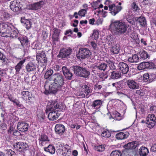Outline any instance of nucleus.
Here are the masks:
<instances>
[{
    "instance_id": "f257e3e1",
    "label": "nucleus",
    "mask_w": 156,
    "mask_h": 156,
    "mask_svg": "<svg viewBox=\"0 0 156 156\" xmlns=\"http://www.w3.org/2000/svg\"><path fill=\"white\" fill-rule=\"evenodd\" d=\"M65 106L61 102L56 101H49L47 106L45 112L48 113L49 111L48 117L50 120L53 121L57 119L60 115L58 111H62L65 109Z\"/></svg>"
},
{
    "instance_id": "f03ea898",
    "label": "nucleus",
    "mask_w": 156,
    "mask_h": 156,
    "mask_svg": "<svg viewBox=\"0 0 156 156\" xmlns=\"http://www.w3.org/2000/svg\"><path fill=\"white\" fill-rule=\"evenodd\" d=\"M112 25L114 26L115 31L119 34H127L131 31V26L121 20H117L113 22L109 25V27Z\"/></svg>"
},
{
    "instance_id": "7ed1b4c3",
    "label": "nucleus",
    "mask_w": 156,
    "mask_h": 156,
    "mask_svg": "<svg viewBox=\"0 0 156 156\" xmlns=\"http://www.w3.org/2000/svg\"><path fill=\"white\" fill-rule=\"evenodd\" d=\"M44 87L45 89L44 93L48 94L49 93L55 94L58 91L61 90L62 87L54 82L50 85L46 82Z\"/></svg>"
},
{
    "instance_id": "20e7f679",
    "label": "nucleus",
    "mask_w": 156,
    "mask_h": 156,
    "mask_svg": "<svg viewBox=\"0 0 156 156\" xmlns=\"http://www.w3.org/2000/svg\"><path fill=\"white\" fill-rule=\"evenodd\" d=\"M75 75L78 76L87 78L90 75V72L85 68L81 67L79 66H73L71 67Z\"/></svg>"
},
{
    "instance_id": "39448f33",
    "label": "nucleus",
    "mask_w": 156,
    "mask_h": 156,
    "mask_svg": "<svg viewBox=\"0 0 156 156\" xmlns=\"http://www.w3.org/2000/svg\"><path fill=\"white\" fill-rule=\"evenodd\" d=\"M12 23L8 22L0 21V35L2 37H7L9 35L7 32L12 30Z\"/></svg>"
},
{
    "instance_id": "423d86ee",
    "label": "nucleus",
    "mask_w": 156,
    "mask_h": 156,
    "mask_svg": "<svg viewBox=\"0 0 156 156\" xmlns=\"http://www.w3.org/2000/svg\"><path fill=\"white\" fill-rule=\"evenodd\" d=\"M91 55V53L88 48H79L78 53L76 56L79 59H85L89 58Z\"/></svg>"
},
{
    "instance_id": "0eeeda50",
    "label": "nucleus",
    "mask_w": 156,
    "mask_h": 156,
    "mask_svg": "<svg viewBox=\"0 0 156 156\" xmlns=\"http://www.w3.org/2000/svg\"><path fill=\"white\" fill-rule=\"evenodd\" d=\"M146 124L147 127L150 129L154 127L156 124V117L154 114H149L148 115L146 118Z\"/></svg>"
},
{
    "instance_id": "6e6552de",
    "label": "nucleus",
    "mask_w": 156,
    "mask_h": 156,
    "mask_svg": "<svg viewBox=\"0 0 156 156\" xmlns=\"http://www.w3.org/2000/svg\"><path fill=\"white\" fill-rule=\"evenodd\" d=\"M21 98L28 103H32L34 97L31 92L28 91H23L21 92Z\"/></svg>"
},
{
    "instance_id": "1a4fd4ad",
    "label": "nucleus",
    "mask_w": 156,
    "mask_h": 156,
    "mask_svg": "<svg viewBox=\"0 0 156 156\" xmlns=\"http://www.w3.org/2000/svg\"><path fill=\"white\" fill-rule=\"evenodd\" d=\"M14 148L20 152H23L29 149V146L25 142H16L14 145Z\"/></svg>"
},
{
    "instance_id": "9d476101",
    "label": "nucleus",
    "mask_w": 156,
    "mask_h": 156,
    "mask_svg": "<svg viewBox=\"0 0 156 156\" xmlns=\"http://www.w3.org/2000/svg\"><path fill=\"white\" fill-rule=\"evenodd\" d=\"M52 80L54 82L62 87L64 84V78L62 75L57 73L53 74Z\"/></svg>"
},
{
    "instance_id": "9b49d317",
    "label": "nucleus",
    "mask_w": 156,
    "mask_h": 156,
    "mask_svg": "<svg viewBox=\"0 0 156 156\" xmlns=\"http://www.w3.org/2000/svg\"><path fill=\"white\" fill-rule=\"evenodd\" d=\"M59 148L57 150L58 152L60 154L62 153V155L64 156H66L69 150H70V147L68 144L64 145L61 144H59Z\"/></svg>"
},
{
    "instance_id": "f8f14e48",
    "label": "nucleus",
    "mask_w": 156,
    "mask_h": 156,
    "mask_svg": "<svg viewBox=\"0 0 156 156\" xmlns=\"http://www.w3.org/2000/svg\"><path fill=\"white\" fill-rule=\"evenodd\" d=\"M154 68V65L151 62H144L140 63L137 66V68L139 70H142L145 69H151Z\"/></svg>"
},
{
    "instance_id": "ddd939ff",
    "label": "nucleus",
    "mask_w": 156,
    "mask_h": 156,
    "mask_svg": "<svg viewBox=\"0 0 156 156\" xmlns=\"http://www.w3.org/2000/svg\"><path fill=\"white\" fill-rule=\"evenodd\" d=\"M90 91V87L87 85H85L82 86L81 92L78 95L82 98H88L91 93Z\"/></svg>"
},
{
    "instance_id": "4468645a",
    "label": "nucleus",
    "mask_w": 156,
    "mask_h": 156,
    "mask_svg": "<svg viewBox=\"0 0 156 156\" xmlns=\"http://www.w3.org/2000/svg\"><path fill=\"white\" fill-rule=\"evenodd\" d=\"M110 13L113 16L118 13L122 9L121 6H116L115 4H112L108 5Z\"/></svg>"
},
{
    "instance_id": "2eb2a0df",
    "label": "nucleus",
    "mask_w": 156,
    "mask_h": 156,
    "mask_svg": "<svg viewBox=\"0 0 156 156\" xmlns=\"http://www.w3.org/2000/svg\"><path fill=\"white\" fill-rule=\"evenodd\" d=\"M72 52V49L69 48L68 49L63 48L60 50L58 56L62 58H65L70 55Z\"/></svg>"
},
{
    "instance_id": "dca6fc26",
    "label": "nucleus",
    "mask_w": 156,
    "mask_h": 156,
    "mask_svg": "<svg viewBox=\"0 0 156 156\" xmlns=\"http://www.w3.org/2000/svg\"><path fill=\"white\" fill-rule=\"evenodd\" d=\"M29 124L25 122H20L18 123L17 128L18 130L22 132H25L28 130Z\"/></svg>"
},
{
    "instance_id": "f3484780",
    "label": "nucleus",
    "mask_w": 156,
    "mask_h": 156,
    "mask_svg": "<svg viewBox=\"0 0 156 156\" xmlns=\"http://www.w3.org/2000/svg\"><path fill=\"white\" fill-rule=\"evenodd\" d=\"M127 85L128 87L131 90H136L139 88V85L135 80H129L127 81Z\"/></svg>"
},
{
    "instance_id": "a211bd4d",
    "label": "nucleus",
    "mask_w": 156,
    "mask_h": 156,
    "mask_svg": "<svg viewBox=\"0 0 156 156\" xmlns=\"http://www.w3.org/2000/svg\"><path fill=\"white\" fill-rule=\"evenodd\" d=\"M118 67L121 72L123 74H126L129 70L128 65L123 62H120L119 64Z\"/></svg>"
},
{
    "instance_id": "6ab92c4d",
    "label": "nucleus",
    "mask_w": 156,
    "mask_h": 156,
    "mask_svg": "<svg viewBox=\"0 0 156 156\" xmlns=\"http://www.w3.org/2000/svg\"><path fill=\"white\" fill-rule=\"evenodd\" d=\"M44 4V1L41 0L30 5V7L31 10H37L41 9Z\"/></svg>"
},
{
    "instance_id": "aec40b11",
    "label": "nucleus",
    "mask_w": 156,
    "mask_h": 156,
    "mask_svg": "<svg viewBox=\"0 0 156 156\" xmlns=\"http://www.w3.org/2000/svg\"><path fill=\"white\" fill-rule=\"evenodd\" d=\"M62 70L64 76L66 79L69 80L72 79L73 74L66 66L62 67Z\"/></svg>"
},
{
    "instance_id": "412c9836",
    "label": "nucleus",
    "mask_w": 156,
    "mask_h": 156,
    "mask_svg": "<svg viewBox=\"0 0 156 156\" xmlns=\"http://www.w3.org/2000/svg\"><path fill=\"white\" fill-rule=\"evenodd\" d=\"M19 40L20 41L22 46L25 48L27 47L29 45L28 38L25 36H21L18 38Z\"/></svg>"
},
{
    "instance_id": "4be33fe9",
    "label": "nucleus",
    "mask_w": 156,
    "mask_h": 156,
    "mask_svg": "<svg viewBox=\"0 0 156 156\" xmlns=\"http://www.w3.org/2000/svg\"><path fill=\"white\" fill-rule=\"evenodd\" d=\"M49 141L47 136L44 134H42L39 139V144L41 146H43L47 142H49Z\"/></svg>"
},
{
    "instance_id": "5701e85b",
    "label": "nucleus",
    "mask_w": 156,
    "mask_h": 156,
    "mask_svg": "<svg viewBox=\"0 0 156 156\" xmlns=\"http://www.w3.org/2000/svg\"><path fill=\"white\" fill-rule=\"evenodd\" d=\"M55 130L57 134L62 135L65 132V127L62 124H57L55 126Z\"/></svg>"
},
{
    "instance_id": "b1692460",
    "label": "nucleus",
    "mask_w": 156,
    "mask_h": 156,
    "mask_svg": "<svg viewBox=\"0 0 156 156\" xmlns=\"http://www.w3.org/2000/svg\"><path fill=\"white\" fill-rule=\"evenodd\" d=\"M122 75L121 72L118 70L113 71L110 73V79H118L120 78Z\"/></svg>"
},
{
    "instance_id": "393cba45",
    "label": "nucleus",
    "mask_w": 156,
    "mask_h": 156,
    "mask_svg": "<svg viewBox=\"0 0 156 156\" xmlns=\"http://www.w3.org/2000/svg\"><path fill=\"white\" fill-rule=\"evenodd\" d=\"M129 135V133L126 131L123 132H120L117 133L115 135V137L118 140H122L127 138Z\"/></svg>"
},
{
    "instance_id": "a878e982",
    "label": "nucleus",
    "mask_w": 156,
    "mask_h": 156,
    "mask_svg": "<svg viewBox=\"0 0 156 156\" xmlns=\"http://www.w3.org/2000/svg\"><path fill=\"white\" fill-rule=\"evenodd\" d=\"M19 2L17 0H15L10 2V7L11 10L14 12H16L19 10Z\"/></svg>"
},
{
    "instance_id": "bb28decb",
    "label": "nucleus",
    "mask_w": 156,
    "mask_h": 156,
    "mask_svg": "<svg viewBox=\"0 0 156 156\" xmlns=\"http://www.w3.org/2000/svg\"><path fill=\"white\" fill-rule=\"evenodd\" d=\"M8 96V99L14 103L15 104L17 107L22 108H24L23 105L20 103V101L16 99H14V98L11 94H10Z\"/></svg>"
},
{
    "instance_id": "cd10ccee",
    "label": "nucleus",
    "mask_w": 156,
    "mask_h": 156,
    "mask_svg": "<svg viewBox=\"0 0 156 156\" xmlns=\"http://www.w3.org/2000/svg\"><path fill=\"white\" fill-rule=\"evenodd\" d=\"M26 60L23 59L20 61L15 66V69L16 70V74H19L20 73V71L22 68V66L25 62Z\"/></svg>"
},
{
    "instance_id": "c85d7f7f",
    "label": "nucleus",
    "mask_w": 156,
    "mask_h": 156,
    "mask_svg": "<svg viewBox=\"0 0 156 156\" xmlns=\"http://www.w3.org/2000/svg\"><path fill=\"white\" fill-rule=\"evenodd\" d=\"M25 68L26 71L29 73L35 71L36 69V66L34 63L30 62L27 64Z\"/></svg>"
},
{
    "instance_id": "c756f323",
    "label": "nucleus",
    "mask_w": 156,
    "mask_h": 156,
    "mask_svg": "<svg viewBox=\"0 0 156 156\" xmlns=\"http://www.w3.org/2000/svg\"><path fill=\"white\" fill-rule=\"evenodd\" d=\"M138 144L136 141H133L129 142L125 144L124 147L125 148L129 149H134L137 147Z\"/></svg>"
},
{
    "instance_id": "7c9ffc66",
    "label": "nucleus",
    "mask_w": 156,
    "mask_h": 156,
    "mask_svg": "<svg viewBox=\"0 0 156 156\" xmlns=\"http://www.w3.org/2000/svg\"><path fill=\"white\" fill-rule=\"evenodd\" d=\"M102 103V101L100 99L96 100L92 102L91 106L94 109H97L100 107Z\"/></svg>"
},
{
    "instance_id": "2f4dec72",
    "label": "nucleus",
    "mask_w": 156,
    "mask_h": 156,
    "mask_svg": "<svg viewBox=\"0 0 156 156\" xmlns=\"http://www.w3.org/2000/svg\"><path fill=\"white\" fill-rule=\"evenodd\" d=\"M149 153L148 149L144 147H141L139 151V153L140 156H146Z\"/></svg>"
},
{
    "instance_id": "473e14b6",
    "label": "nucleus",
    "mask_w": 156,
    "mask_h": 156,
    "mask_svg": "<svg viewBox=\"0 0 156 156\" xmlns=\"http://www.w3.org/2000/svg\"><path fill=\"white\" fill-rule=\"evenodd\" d=\"M139 60V57L136 54L132 55L131 57H129L128 58V61L131 63L138 62Z\"/></svg>"
},
{
    "instance_id": "72a5a7b5",
    "label": "nucleus",
    "mask_w": 156,
    "mask_h": 156,
    "mask_svg": "<svg viewBox=\"0 0 156 156\" xmlns=\"http://www.w3.org/2000/svg\"><path fill=\"white\" fill-rule=\"evenodd\" d=\"M44 150L46 152H49L51 154H54L55 151V147L51 144L49 145L47 147H44Z\"/></svg>"
},
{
    "instance_id": "f704fd0d",
    "label": "nucleus",
    "mask_w": 156,
    "mask_h": 156,
    "mask_svg": "<svg viewBox=\"0 0 156 156\" xmlns=\"http://www.w3.org/2000/svg\"><path fill=\"white\" fill-rule=\"evenodd\" d=\"M53 73V71L52 69H50L47 70L44 74V78L45 79H48L50 80H52Z\"/></svg>"
},
{
    "instance_id": "c9c22d12",
    "label": "nucleus",
    "mask_w": 156,
    "mask_h": 156,
    "mask_svg": "<svg viewBox=\"0 0 156 156\" xmlns=\"http://www.w3.org/2000/svg\"><path fill=\"white\" fill-rule=\"evenodd\" d=\"M140 23V25L142 27H145L147 25V21L145 18L144 17L140 16L137 20Z\"/></svg>"
},
{
    "instance_id": "e433bc0d",
    "label": "nucleus",
    "mask_w": 156,
    "mask_h": 156,
    "mask_svg": "<svg viewBox=\"0 0 156 156\" xmlns=\"http://www.w3.org/2000/svg\"><path fill=\"white\" fill-rule=\"evenodd\" d=\"M120 49L119 45L116 44L111 48L110 51L113 54H115L119 53Z\"/></svg>"
},
{
    "instance_id": "4c0bfd02",
    "label": "nucleus",
    "mask_w": 156,
    "mask_h": 156,
    "mask_svg": "<svg viewBox=\"0 0 156 156\" xmlns=\"http://www.w3.org/2000/svg\"><path fill=\"white\" fill-rule=\"evenodd\" d=\"M93 146L95 151L98 152H101L105 150V144H103L99 145H94Z\"/></svg>"
},
{
    "instance_id": "58836bf2",
    "label": "nucleus",
    "mask_w": 156,
    "mask_h": 156,
    "mask_svg": "<svg viewBox=\"0 0 156 156\" xmlns=\"http://www.w3.org/2000/svg\"><path fill=\"white\" fill-rule=\"evenodd\" d=\"M107 65L105 63H102L98 66H95V69H99V70L105 71L107 67Z\"/></svg>"
},
{
    "instance_id": "ea45409f",
    "label": "nucleus",
    "mask_w": 156,
    "mask_h": 156,
    "mask_svg": "<svg viewBox=\"0 0 156 156\" xmlns=\"http://www.w3.org/2000/svg\"><path fill=\"white\" fill-rule=\"evenodd\" d=\"M53 39L54 41H57L58 39V37L59 36V33L58 32V29L56 28H55L53 29Z\"/></svg>"
},
{
    "instance_id": "a19ab883",
    "label": "nucleus",
    "mask_w": 156,
    "mask_h": 156,
    "mask_svg": "<svg viewBox=\"0 0 156 156\" xmlns=\"http://www.w3.org/2000/svg\"><path fill=\"white\" fill-rule=\"evenodd\" d=\"M36 60L38 63H42L43 65L44 64L46 63L47 62V58H42L41 57V56H36Z\"/></svg>"
},
{
    "instance_id": "79ce46f5",
    "label": "nucleus",
    "mask_w": 156,
    "mask_h": 156,
    "mask_svg": "<svg viewBox=\"0 0 156 156\" xmlns=\"http://www.w3.org/2000/svg\"><path fill=\"white\" fill-rule=\"evenodd\" d=\"M111 133L109 130L105 129L102 132L101 135L103 137L108 138L111 136Z\"/></svg>"
},
{
    "instance_id": "37998d69",
    "label": "nucleus",
    "mask_w": 156,
    "mask_h": 156,
    "mask_svg": "<svg viewBox=\"0 0 156 156\" xmlns=\"http://www.w3.org/2000/svg\"><path fill=\"white\" fill-rule=\"evenodd\" d=\"M10 32V31L9 32H7V33H8L9 35L8 36L6 37H10L12 38H16L18 36L19 32L17 31L13 30L10 33H9Z\"/></svg>"
},
{
    "instance_id": "c03bdc74",
    "label": "nucleus",
    "mask_w": 156,
    "mask_h": 156,
    "mask_svg": "<svg viewBox=\"0 0 156 156\" xmlns=\"http://www.w3.org/2000/svg\"><path fill=\"white\" fill-rule=\"evenodd\" d=\"M140 55L143 59H146L148 57V55L147 52L144 50L141 51L140 52Z\"/></svg>"
},
{
    "instance_id": "a18cd8bd",
    "label": "nucleus",
    "mask_w": 156,
    "mask_h": 156,
    "mask_svg": "<svg viewBox=\"0 0 156 156\" xmlns=\"http://www.w3.org/2000/svg\"><path fill=\"white\" fill-rule=\"evenodd\" d=\"M113 116L114 119L115 120H120L121 119L120 114L117 111L114 112Z\"/></svg>"
},
{
    "instance_id": "49530a36",
    "label": "nucleus",
    "mask_w": 156,
    "mask_h": 156,
    "mask_svg": "<svg viewBox=\"0 0 156 156\" xmlns=\"http://www.w3.org/2000/svg\"><path fill=\"white\" fill-rule=\"evenodd\" d=\"M15 152L11 149H8L6 151V153L4 156H15Z\"/></svg>"
},
{
    "instance_id": "de8ad7c7",
    "label": "nucleus",
    "mask_w": 156,
    "mask_h": 156,
    "mask_svg": "<svg viewBox=\"0 0 156 156\" xmlns=\"http://www.w3.org/2000/svg\"><path fill=\"white\" fill-rule=\"evenodd\" d=\"M131 7L132 10L134 12H138L140 10V9L136 5V2H135L131 4Z\"/></svg>"
},
{
    "instance_id": "09e8293b",
    "label": "nucleus",
    "mask_w": 156,
    "mask_h": 156,
    "mask_svg": "<svg viewBox=\"0 0 156 156\" xmlns=\"http://www.w3.org/2000/svg\"><path fill=\"white\" fill-rule=\"evenodd\" d=\"M122 155L121 152L119 150H115L111 153L110 156H122Z\"/></svg>"
},
{
    "instance_id": "8fccbe9b",
    "label": "nucleus",
    "mask_w": 156,
    "mask_h": 156,
    "mask_svg": "<svg viewBox=\"0 0 156 156\" xmlns=\"http://www.w3.org/2000/svg\"><path fill=\"white\" fill-rule=\"evenodd\" d=\"M87 13V9H82L78 12V15L81 17H84Z\"/></svg>"
},
{
    "instance_id": "3c124183",
    "label": "nucleus",
    "mask_w": 156,
    "mask_h": 156,
    "mask_svg": "<svg viewBox=\"0 0 156 156\" xmlns=\"http://www.w3.org/2000/svg\"><path fill=\"white\" fill-rule=\"evenodd\" d=\"M99 2V1L98 0L97 1L93 2L92 3H91V6L92 7L93 9V10H95L96 9H98V7L99 5L98 3Z\"/></svg>"
},
{
    "instance_id": "603ef678",
    "label": "nucleus",
    "mask_w": 156,
    "mask_h": 156,
    "mask_svg": "<svg viewBox=\"0 0 156 156\" xmlns=\"http://www.w3.org/2000/svg\"><path fill=\"white\" fill-rule=\"evenodd\" d=\"M99 31L98 30H94L92 34V36L94 38V39L97 40L99 37Z\"/></svg>"
},
{
    "instance_id": "864d4df0",
    "label": "nucleus",
    "mask_w": 156,
    "mask_h": 156,
    "mask_svg": "<svg viewBox=\"0 0 156 156\" xmlns=\"http://www.w3.org/2000/svg\"><path fill=\"white\" fill-rule=\"evenodd\" d=\"M156 80V73H151L150 76L149 82H152Z\"/></svg>"
},
{
    "instance_id": "5fc2aeb1",
    "label": "nucleus",
    "mask_w": 156,
    "mask_h": 156,
    "mask_svg": "<svg viewBox=\"0 0 156 156\" xmlns=\"http://www.w3.org/2000/svg\"><path fill=\"white\" fill-rule=\"evenodd\" d=\"M37 116L38 118V120L39 121L41 122H44L45 118V116L44 114H41L40 115H38Z\"/></svg>"
},
{
    "instance_id": "6e6d98bb",
    "label": "nucleus",
    "mask_w": 156,
    "mask_h": 156,
    "mask_svg": "<svg viewBox=\"0 0 156 156\" xmlns=\"http://www.w3.org/2000/svg\"><path fill=\"white\" fill-rule=\"evenodd\" d=\"M26 21L24 24L25 25L26 28L28 30L31 27L32 23L29 20H27Z\"/></svg>"
},
{
    "instance_id": "4d7b16f0",
    "label": "nucleus",
    "mask_w": 156,
    "mask_h": 156,
    "mask_svg": "<svg viewBox=\"0 0 156 156\" xmlns=\"http://www.w3.org/2000/svg\"><path fill=\"white\" fill-rule=\"evenodd\" d=\"M110 62L108 65L110 69L114 70L116 69V66L114 65V62L113 61L109 62Z\"/></svg>"
},
{
    "instance_id": "13d9d810",
    "label": "nucleus",
    "mask_w": 156,
    "mask_h": 156,
    "mask_svg": "<svg viewBox=\"0 0 156 156\" xmlns=\"http://www.w3.org/2000/svg\"><path fill=\"white\" fill-rule=\"evenodd\" d=\"M102 87V86L99 84L98 83H96L94 84V89L95 90L98 91L100 90Z\"/></svg>"
},
{
    "instance_id": "bf43d9fd",
    "label": "nucleus",
    "mask_w": 156,
    "mask_h": 156,
    "mask_svg": "<svg viewBox=\"0 0 156 156\" xmlns=\"http://www.w3.org/2000/svg\"><path fill=\"white\" fill-rule=\"evenodd\" d=\"M90 44L94 50L97 51L98 50V47L97 44L94 41H91Z\"/></svg>"
},
{
    "instance_id": "052dcab7",
    "label": "nucleus",
    "mask_w": 156,
    "mask_h": 156,
    "mask_svg": "<svg viewBox=\"0 0 156 156\" xmlns=\"http://www.w3.org/2000/svg\"><path fill=\"white\" fill-rule=\"evenodd\" d=\"M106 40L108 43L109 44H111L113 42V37L111 36H107Z\"/></svg>"
},
{
    "instance_id": "680f3d73",
    "label": "nucleus",
    "mask_w": 156,
    "mask_h": 156,
    "mask_svg": "<svg viewBox=\"0 0 156 156\" xmlns=\"http://www.w3.org/2000/svg\"><path fill=\"white\" fill-rule=\"evenodd\" d=\"M143 80L144 81H146V80H149V81L150 75H149L148 73H144L143 75Z\"/></svg>"
},
{
    "instance_id": "e2e57ef3",
    "label": "nucleus",
    "mask_w": 156,
    "mask_h": 156,
    "mask_svg": "<svg viewBox=\"0 0 156 156\" xmlns=\"http://www.w3.org/2000/svg\"><path fill=\"white\" fill-rule=\"evenodd\" d=\"M36 56H41V57L43 58V57H44V58H46L45 52L43 51H39L38 53H37Z\"/></svg>"
},
{
    "instance_id": "0e129e2a",
    "label": "nucleus",
    "mask_w": 156,
    "mask_h": 156,
    "mask_svg": "<svg viewBox=\"0 0 156 156\" xmlns=\"http://www.w3.org/2000/svg\"><path fill=\"white\" fill-rule=\"evenodd\" d=\"M7 125L5 123H1L0 125V129L2 130V132L6 129L7 128Z\"/></svg>"
},
{
    "instance_id": "69168bd1",
    "label": "nucleus",
    "mask_w": 156,
    "mask_h": 156,
    "mask_svg": "<svg viewBox=\"0 0 156 156\" xmlns=\"http://www.w3.org/2000/svg\"><path fill=\"white\" fill-rule=\"evenodd\" d=\"M73 34V32L70 29L66 30L65 33V35H67L68 36H71V35Z\"/></svg>"
},
{
    "instance_id": "338daca9",
    "label": "nucleus",
    "mask_w": 156,
    "mask_h": 156,
    "mask_svg": "<svg viewBox=\"0 0 156 156\" xmlns=\"http://www.w3.org/2000/svg\"><path fill=\"white\" fill-rule=\"evenodd\" d=\"M99 77L101 80H103L107 78L108 75L106 74L102 73L99 75Z\"/></svg>"
},
{
    "instance_id": "774afa93",
    "label": "nucleus",
    "mask_w": 156,
    "mask_h": 156,
    "mask_svg": "<svg viewBox=\"0 0 156 156\" xmlns=\"http://www.w3.org/2000/svg\"><path fill=\"white\" fill-rule=\"evenodd\" d=\"M136 94L140 96H143L144 95V93L143 90L140 89L136 90Z\"/></svg>"
}]
</instances>
